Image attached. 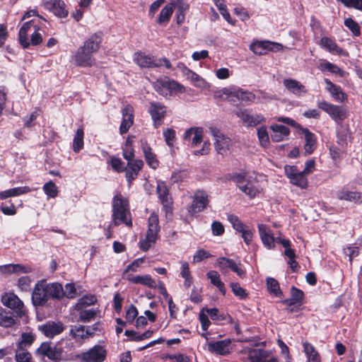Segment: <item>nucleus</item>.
<instances>
[{"mask_svg":"<svg viewBox=\"0 0 362 362\" xmlns=\"http://www.w3.org/2000/svg\"><path fill=\"white\" fill-rule=\"evenodd\" d=\"M74 59L75 64L81 67L92 66L95 62L93 54L83 48L82 46L77 49L74 56Z\"/></svg>","mask_w":362,"mask_h":362,"instance_id":"16","label":"nucleus"},{"mask_svg":"<svg viewBox=\"0 0 362 362\" xmlns=\"http://www.w3.org/2000/svg\"><path fill=\"white\" fill-rule=\"evenodd\" d=\"M267 286L269 292L274 296L281 297L282 296L279 284L274 278L269 277L267 279Z\"/></svg>","mask_w":362,"mask_h":362,"instance_id":"52","label":"nucleus"},{"mask_svg":"<svg viewBox=\"0 0 362 362\" xmlns=\"http://www.w3.org/2000/svg\"><path fill=\"white\" fill-rule=\"evenodd\" d=\"M84 132L82 128H78L73 139V151L78 153L83 148Z\"/></svg>","mask_w":362,"mask_h":362,"instance_id":"51","label":"nucleus"},{"mask_svg":"<svg viewBox=\"0 0 362 362\" xmlns=\"http://www.w3.org/2000/svg\"><path fill=\"white\" fill-rule=\"evenodd\" d=\"M107 163L110 164L112 168L117 173L124 172L126 169L124 163L122 160V159L115 156L110 157L109 160H107Z\"/></svg>","mask_w":362,"mask_h":362,"instance_id":"56","label":"nucleus"},{"mask_svg":"<svg viewBox=\"0 0 362 362\" xmlns=\"http://www.w3.org/2000/svg\"><path fill=\"white\" fill-rule=\"evenodd\" d=\"M233 98L235 99V103H233L234 105L240 103L250 104L255 100V96L251 92L245 91L239 88L234 87Z\"/></svg>","mask_w":362,"mask_h":362,"instance_id":"29","label":"nucleus"},{"mask_svg":"<svg viewBox=\"0 0 362 362\" xmlns=\"http://www.w3.org/2000/svg\"><path fill=\"white\" fill-rule=\"evenodd\" d=\"M303 292L296 288L295 286H292L291 288V298L286 299L284 303L289 306L291 305H302L303 303Z\"/></svg>","mask_w":362,"mask_h":362,"instance_id":"36","label":"nucleus"},{"mask_svg":"<svg viewBox=\"0 0 362 362\" xmlns=\"http://www.w3.org/2000/svg\"><path fill=\"white\" fill-rule=\"evenodd\" d=\"M177 68L182 71L184 76L189 79L196 86H200L203 82L202 78L196 73L188 69L183 63L179 62Z\"/></svg>","mask_w":362,"mask_h":362,"instance_id":"41","label":"nucleus"},{"mask_svg":"<svg viewBox=\"0 0 362 362\" xmlns=\"http://www.w3.org/2000/svg\"><path fill=\"white\" fill-rule=\"evenodd\" d=\"M42 6L55 16L61 18L67 17L69 11L63 0H47L42 1Z\"/></svg>","mask_w":362,"mask_h":362,"instance_id":"12","label":"nucleus"},{"mask_svg":"<svg viewBox=\"0 0 362 362\" xmlns=\"http://www.w3.org/2000/svg\"><path fill=\"white\" fill-rule=\"evenodd\" d=\"M153 88L156 92L165 98L184 91V87L182 85L168 77L157 79L153 83Z\"/></svg>","mask_w":362,"mask_h":362,"instance_id":"6","label":"nucleus"},{"mask_svg":"<svg viewBox=\"0 0 362 362\" xmlns=\"http://www.w3.org/2000/svg\"><path fill=\"white\" fill-rule=\"evenodd\" d=\"M45 286L49 298L60 299L64 296V288L62 284L59 283L47 284L45 280Z\"/></svg>","mask_w":362,"mask_h":362,"instance_id":"31","label":"nucleus"},{"mask_svg":"<svg viewBox=\"0 0 362 362\" xmlns=\"http://www.w3.org/2000/svg\"><path fill=\"white\" fill-rule=\"evenodd\" d=\"M258 231L259 238L263 245L268 250H272L275 247L276 239L271 228L265 224L258 225Z\"/></svg>","mask_w":362,"mask_h":362,"instance_id":"21","label":"nucleus"},{"mask_svg":"<svg viewBox=\"0 0 362 362\" xmlns=\"http://www.w3.org/2000/svg\"><path fill=\"white\" fill-rule=\"evenodd\" d=\"M122 120L119 126V133L126 134L134 123V109L130 105H127L122 109Z\"/></svg>","mask_w":362,"mask_h":362,"instance_id":"24","label":"nucleus"},{"mask_svg":"<svg viewBox=\"0 0 362 362\" xmlns=\"http://www.w3.org/2000/svg\"><path fill=\"white\" fill-rule=\"evenodd\" d=\"M230 287L232 291L237 297L240 298V299H244L247 297V294L245 290L242 288L238 283H231Z\"/></svg>","mask_w":362,"mask_h":362,"instance_id":"64","label":"nucleus"},{"mask_svg":"<svg viewBox=\"0 0 362 362\" xmlns=\"http://www.w3.org/2000/svg\"><path fill=\"white\" fill-rule=\"evenodd\" d=\"M79 311L78 318L81 322H89L95 320L96 316V310L94 309H81Z\"/></svg>","mask_w":362,"mask_h":362,"instance_id":"54","label":"nucleus"},{"mask_svg":"<svg viewBox=\"0 0 362 362\" xmlns=\"http://www.w3.org/2000/svg\"><path fill=\"white\" fill-rule=\"evenodd\" d=\"M285 88L296 96H300L307 92L305 86L299 81L293 78H286L283 81Z\"/></svg>","mask_w":362,"mask_h":362,"instance_id":"28","label":"nucleus"},{"mask_svg":"<svg viewBox=\"0 0 362 362\" xmlns=\"http://www.w3.org/2000/svg\"><path fill=\"white\" fill-rule=\"evenodd\" d=\"M303 351L307 357V362H321L320 356L315 348L309 342L303 343Z\"/></svg>","mask_w":362,"mask_h":362,"instance_id":"42","label":"nucleus"},{"mask_svg":"<svg viewBox=\"0 0 362 362\" xmlns=\"http://www.w3.org/2000/svg\"><path fill=\"white\" fill-rule=\"evenodd\" d=\"M257 134L260 145L263 147H267L269 144V136L267 127L265 126L259 127L257 129Z\"/></svg>","mask_w":362,"mask_h":362,"instance_id":"57","label":"nucleus"},{"mask_svg":"<svg viewBox=\"0 0 362 362\" xmlns=\"http://www.w3.org/2000/svg\"><path fill=\"white\" fill-rule=\"evenodd\" d=\"M237 187L250 199L259 197L264 194V187L254 174L235 173L231 176Z\"/></svg>","mask_w":362,"mask_h":362,"instance_id":"1","label":"nucleus"},{"mask_svg":"<svg viewBox=\"0 0 362 362\" xmlns=\"http://www.w3.org/2000/svg\"><path fill=\"white\" fill-rule=\"evenodd\" d=\"M317 105L327 113L335 122L339 123L347 117V110L343 106L336 105L325 100H318Z\"/></svg>","mask_w":362,"mask_h":362,"instance_id":"9","label":"nucleus"},{"mask_svg":"<svg viewBox=\"0 0 362 362\" xmlns=\"http://www.w3.org/2000/svg\"><path fill=\"white\" fill-rule=\"evenodd\" d=\"M34 339L35 337L32 333H23L17 343L18 350L16 351H26V349L33 344Z\"/></svg>","mask_w":362,"mask_h":362,"instance_id":"47","label":"nucleus"},{"mask_svg":"<svg viewBox=\"0 0 362 362\" xmlns=\"http://www.w3.org/2000/svg\"><path fill=\"white\" fill-rule=\"evenodd\" d=\"M180 264V276L185 279L184 286L189 288L192 284V277L189 270V264L187 262L181 261Z\"/></svg>","mask_w":362,"mask_h":362,"instance_id":"50","label":"nucleus"},{"mask_svg":"<svg viewBox=\"0 0 362 362\" xmlns=\"http://www.w3.org/2000/svg\"><path fill=\"white\" fill-rule=\"evenodd\" d=\"M270 45V41H256L253 42L250 46V50L255 54L262 55L265 54L269 52V46Z\"/></svg>","mask_w":362,"mask_h":362,"instance_id":"45","label":"nucleus"},{"mask_svg":"<svg viewBox=\"0 0 362 362\" xmlns=\"http://www.w3.org/2000/svg\"><path fill=\"white\" fill-rule=\"evenodd\" d=\"M324 81L326 84L327 90L336 101L343 102L346 98V95L344 93L340 86L334 84L328 78H325Z\"/></svg>","mask_w":362,"mask_h":362,"instance_id":"27","label":"nucleus"},{"mask_svg":"<svg viewBox=\"0 0 362 362\" xmlns=\"http://www.w3.org/2000/svg\"><path fill=\"white\" fill-rule=\"evenodd\" d=\"M241 353L247 356L249 362H278L276 357L263 349L245 347Z\"/></svg>","mask_w":362,"mask_h":362,"instance_id":"8","label":"nucleus"},{"mask_svg":"<svg viewBox=\"0 0 362 362\" xmlns=\"http://www.w3.org/2000/svg\"><path fill=\"white\" fill-rule=\"evenodd\" d=\"M228 221L232 225L233 229L239 233L242 232L243 230H245L247 227V226L244 224L240 220V218L234 214L228 215Z\"/></svg>","mask_w":362,"mask_h":362,"instance_id":"58","label":"nucleus"},{"mask_svg":"<svg viewBox=\"0 0 362 362\" xmlns=\"http://www.w3.org/2000/svg\"><path fill=\"white\" fill-rule=\"evenodd\" d=\"M96 301V298L94 296H84L80 299H78V302L75 305L76 310H81L84 309L87 306H90L93 305Z\"/></svg>","mask_w":362,"mask_h":362,"instance_id":"55","label":"nucleus"},{"mask_svg":"<svg viewBox=\"0 0 362 362\" xmlns=\"http://www.w3.org/2000/svg\"><path fill=\"white\" fill-rule=\"evenodd\" d=\"M320 46L331 53L342 54L343 50L338 47L336 42L329 37H322L320 41Z\"/></svg>","mask_w":362,"mask_h":362,"instance_id":"44","label":"nucleus"},{"mask_svg":"<svg viewBox=\"0 0 362 362\" xmlns=\"http://www.w3.org/2000/svg\"><path fill=\"white\" fill-rule=\"evenodd\" d=\"M155 128H158L163 122L166 115V107L159 102H151L148 110Z\"/></svg>","mask_w":362,"mask_h":362,"instance_id":"14","label":"nucleus"},{"mask_svg":"<svg viewBox=\"0 0 362 362\" xmlns=\"http://www.w3.org/2000/svg\"><path fill=\"white\" fill-rule=\"evenodd\" d=\"M216 6H217L218 9L219 10L221 14L223 17V18L230 24L235 25V21H233L230 13H228L226 6L224 4V0H212Z\"/></svg>","mask_w":362,"mask_h":362,"instance_id":"53","label":"nucleus"},{"mask_svg":"<svg viewBox=\"0 0 362 362\" xmlns=\"http://www.w3.org/2000/svg\"><path fill=\"white\" fill-rule=\"evenodd\" d=\"M103 42V34L101 32H97L90 35L81 45L83 48L89 51L93 55L100 49Z\"/></svg>","mask_w":362,"mask_h":362,"instance_id":"23","label":"nucleus"},{"mask_svg":"<svg viewBox=\"0 0 362 362\" xmlns=\"http://www.w3.org/2000/svg\"><path fill=\"white\" fill-rule=\"evenodd\" d=\"M202 209H204V195L201 194L194 197L188 211L191 215H194Z\"/></svg>","mask_w":362,"mask_h":362,"instance_id":"49","label":"nucleus"},{"mask_svg":"<svg viewBox=\"0 0 362 362\" xmlns=\"http://www.w3.org/2000/svg\"><path fill=\"white\" fill-rule=\"evenodd\" d=\"M2 303L6 307L10 308L12 310L16 309L18 311H21L22 308L23 307V302L13 293H8L4 296L2 297Z\"/></svg>","mask_w":362,"mask_h":362,"instance_id":"35","label":"nucleus"},{"mask_svg":"<svg viewBox=\"0 0 362 362\" xmlns=\"http://www.w3.org/2000/svg\"><path fill=\"white\" fill-rule=\"evenodd\" d=\"M112 220L115 226L122 223L127 226L132 225L130 211L129 209V201L120 193H117L112 199Z\"/></svg>","mask_w":362,"mask_h":362,"instance_id":"3","label":"nucleus"},{"mask_svg":"<svg viewBox=\"0 0 362 362\" xmlns=\"http://www.w3.org/2000/svg\"><path fill=\"white\" fill-rule=\"evenodd\" d=\"M90 330L83 325H75L71 327L70 333L76 339H83L90 337Z\"/></svg>","mask_w":362,"mask_h":362,"instance_id":"46","label":"nucleus"},{"mask_svg":"<svg viewBox=\"0 0 362 362\" xmlns=\"http://www.w3.org/2000/svg\"><path fill=\"white\" fill-rule=\"evenodd\" d=\"M207 345L210 352L218 355H226L232 351L231 341L230 339L209 341Z\"/></svg>","mask_w":362,"mask_h":362,"instance_id":"22","label":"nucleus"},{"mask_svg":"<svg viewBox=\"0 0 362 362\" xmlns=\"http://www.w3.org/2000/svg\"><path fill=\"white\" fill-rule=\"evenodd\" d=\"M40 30V28L35 24V20L24 23L18 32L21 45L25 49L28 48L30 45H39L42 42Z\"/></svg>","mask_w":362,"mask_h":362,"instance_id":"2","label":"nucleus"},{"mask_svg":"<svg viewBox=\"0 0 362 362\" xmlns=\"http://www.w3.org/2000/svg\"><path fill=\"white\" fill-rule=\"evenodd\" d=\"M39 329L47 337L53 338L64 331V326L60 322H47L46 324L39 326Z\"/></svg>","mask_w":362,"mask_h":362,"instance_id":"26","label":"nucleus"},{"mask_svg":"<svg viewBox=\"0 0 362 362\" xmlns=\"http://www.w3.org/2000/svg\"><path fill=\"white\" fill-rule=\"evenodd\" d=\"M270 129L272 131L271 138L274 142L283 141L290 133L289 129L284 125L272 124Z\"/></svg>","mask_w":362,"mask_h":362,"instance_id":"30","label":"nucleus"},{"mask_svg":"<svg viewBox=\"0 0 362 362\" xmlns=\"http://www.w3.org/2000/svg\"><path fill=\"white\" fill-rule=\"evenodd\" d=\"M336 196L340 200L357 203L361 199V194L357 192L349 191L346 188H342L337 192Z\"/></svg>","mask_w":362,"mask_h":362,"instance_id":"39","label":"nucleus"},{"mask_svg":"<svg viewBox=\"0 0 362 362\" xmlns=\"http://www.w3.org/2000/svg\"><path fill=\"white\" fill-rule=\"evenodd\" d=\"M173 9L172 5H165L160 11L156 20L157 23L160 25H166L173 14Z\"/></svg>","mask_w":362,"mask_h":362,"instance_id":"48","label":"nucleus"},{"mask_svg":"<svg viewBox=\"0 0 362 362\" xmlns=\"http://www.w3.org/2000/svg\"><path fill=\"white\" fill-rule=\"evenodd\" d=\"M134 61L141 68H159L165 66L171 68V63L167 58H157L144 52H136L134 54Z\"/></svg>","mask_w":362,"mask_h":362,"instance_id":"5","label":"nucleus"},{"mask_svg":"<svg viewBox=\"0 0 362 362\" xmlns=\"http://www.w3.org/2000/svg\"><path fill=\"white\" fill-rule=\"evenodd\" d=\"M63 352L62 348L43 342L36 350L35 354L43 359L47 358L51 362H60L64 360Z\"/></svg>","mask_w":362,"mask_h":362,"instance_id":"7","label":"nucleus"},{"mask_svg":"<svg viewBox=\"0 0 362 362\" xmlns=\"http://www.w3.org/2000/svg\"><path fill=\"white\" fill-rule=\"evenodd\" d=\"M217 264L223 272L230 269L240 278H244L246 275L245 271L243 269L240 262H236L231 259L221 257L218 259Z\"/></svg>","mask_w":362,"mask_h":362,"instance_id":"15","label":"nucleus"},{"mask_svg":"<svg viewBox=\"0 0 362 362\" xmlns=\"http://www.w3.org/2000/svg\"><path fill=\"white\" fill-rule=\"evenodd\" d=\"M302 134L305 140L304 149L306 154H311L316 148V137L313 133L307 128L302 129Z\"/></svg>","mask_w":362,"mask_h":362,"instance_id":"33","label":"nucleus"},{"mask_svg":"<svg viewBox=\"0 0 362 362\" xmlns=\"http://www.w3.org/2000/svg\"><path fill=\"white\" fill-rule=\"evenodd\" d=\"M204 130L202 127H191L187 129L183 136V139L187 145L195 147L202 142Z\"/></svg>","mask_w":362,"mask_h":362,"instance_id":"20","label":"nucleus"},{"mask_svg":"<svg viewBox=\"0 0 362 362\" xmlns=\"http://www.w3.org/2000/svg\"><path fill=\"white\" fill-rule=\"evenodd\" d=\"M142 150L147 164L151 168L156 169L159 163L156 155L152 152L151 148L147 144H143Z\"/></svg>","mask_w":362,"mask_h":362,"instance_id":"43","label":"nucleus"},{"mask_svg":"<svg viewBox=\"0 0 362 362\" xmlns=\"http://www.w3.org/2000/svg\"><path fill=\"white\" fill-rule=\"evenodd\" d=\"M317 69L322 72L327 71L340 76H344L345 74L338 66L325 59H320L319 61Z\"/></svg>","mask_w":362,"mask_h":362,"instance_id":"34","label":"nucleus"},{"mask_svg":"<svg viewBox=\"0 0 362 362\" xmlns=\"http://www.w3.org/2000/svg\"><path fill=\"white\" fill-rule=\"evenodd\" d=\"M159 230L158 216L157 214L153 213L148 217V230L146 237L144 239H141L139 241L140 249L143 251H147L158 240Z\"/></svg>","mask_w":362,"mask_h":362,"instance_id":"4","label":"nucleus"},{"mask_svg":"<svg viewBox=\"0 0 362 362\" xmlns=\"http://www.w3.org/2000/svg\"><path fill=\"white\" fill-rule=\"evenodd\" d=\"M31 279L28 276H21L18 280V287L22 291H29L30 290Z\"/></svg>","mask_w":362,"mask_h":362,"instance_id":"62","label":"nucleus"},{"mask_svg":"<svg viewBox=\"0 0 362 362\" xmlns=\"http://www.w3.org/2000/svg\"><path fill=\"white\" fill-rule=\"evenodd\" d=\"M177 68L182 71L184 76L189 79L196 86H200L203 82L202 78L196 73L188 69L183 63L179 62Z\"/></svg>","mask_w":362,"mask_h":362,"instance_id":"40","label":"nucleus"},{"mask_svg":"<svg viewBox=\"0 0 362 362\" xmlns=\"http://www.w3.org/2000/svg\"><path fill=\"white\" fill-rule=\"evenodd\" d=\"M143 165L144 162L140 159L134 160L132 162H127L124 171L126 173V180L129 185H131L132 182L136 178Z\"/></svg>","mask_w":362,"mask_h":362,"instance_id":"25","label":"nucleus"},{"mask_svg":"<svg viewBox=\"0 0 362 362\" xmlns=\"http://www.w3.org/2000/svg\"><path fill=\"white\" fill-rule=\"evenodd\" d=\"M156 191L166 215L172 214V200L169 196V190L165 182L160 180L158 181Z\"/></svg>","mask_w":362,"mask_h":362,"instance_id":"17","label":"nucleus"},{"mask_svg":"<svg viewBox=\"0 0 362 362\" xmlns=\"http://www.w3.org/2000/svg\"><path fill=\"white\" fill-rule=\"evenodd\" d=\"M153 334V331L147 330L141 334H137L134 330H126L125 335L129 337H132L133 340L136 341H139L144 340L145 339L150 338Z\"/></svg>","mask_w":362,"mask_h":362,"instance_id":"59","label":"nucleus"},{"mask_svg":"<svg viewBox=\"0 0 362 362\" xmlns=\"http://www.w3.org/2000/svg\"><path fill=\"white\" fill-rule=\"evenodd\" d=\"M235 115L246 127H256L265 121V117L262 114H251L246 109H240Z\"/></svg>","mask_w":362,"mask_h":362,"instance_id":"13","label":"nucleus"},{"mask_svg":"<svg viewBox=\"0 0 362 362\" xmlns=\"http://www.w3.org/2000/svg\"><path fill=\"white\" fill-rule=\"evenodd\" d=\"M205 312L207 313L208 315L212 320L221 321L225 319L223 314L221 313L220 311L216 308H205Z\"/></svg>","mask_w":362,"mask_h":362,"instance_id":"63","label":"nucleus"},{"mask_svg":"<svg viewBox=\"0 0 362 362\" xmlns=\"http://www.w3.org/2000/svg\"><path fill=\"white\" fill-rule=\"evenodd\" d=\"M15 359L16 362H35L31 354L27 351H16Z\"/></svg>","mask_w":362,"mask_h":362,"instance_id":"61","label":"nucleus"},{"mask_svg":"<svg viewBox=\"0 0 362 362\" xmlns=\"http://www.w3.org/2000/svg\"><path fill=\"white\" fill-rule=\"evenodd\" d=\"M106 357V349L103 346L95 345L82 354L85 362H103Z\"/></svg>","mask_w":362,"mask_h":362,"instance_id":"19","label":"nucleus"},{"mask_svg":"<svg viewBox=\"0 0 362 362\" xmlns=\"http://www.w3.org/2000/svg\"><path fill=\"white\" fill-rule=\"evenodd\" d=\"M209 132L214 137L215 147L217 152L222 155L226 153L229 150L230 146H231L230 139L226 136L216 127H210Z\"/></svg>","mask_w":362,"mask_h":362,"instance_id":"11","label":"nucleus"},{"mask_svg":"<svg viewBox=\"0 0 362 362\" xmlns=\"http://www.w3.org/2000/svg\"><path fill=\"white\" fill-rule=\"evenodd\" d=\"M206 276L208 279L210 281V283L215 286L219 292L225 295L226 294V287L224 283L221 279V276L218 272L214 270H211L206 274Z\"/></svg>","mask_w":362,"mask_h":362,"instance_id":"38","label":"nucleus"},{"mask_svg":"<svg viewBox=\"0 0 362 362\" xmlns=\"http://www.w3.org/2000/svg\"><path fill=\"white\" fill-rule=\"evenodd\" d=\"M43 191L49 198H54L58 194V189L56 185L52 181L46 182L43 186Z\"/></svg>","mask_w":362,"mask_h":362,"instance_id":"60","label":"nucleus"},{"mask_svg":"<svg viewBox=\"0 0 362 362\" xmlns=\"http://www.w3.org/2000/svg\"><path fill=\"white\" fill-rule=\"evenodd\" d=\"M16 315L13 310L0 309V326L4 327H12L16 323Z\"/></svg>","mask_w":362,"mask_h":362,"instance_id":"32","label":"nucleus"},{"mask_svg":"<svg viewBox=\"0 0 362 362\" xmlns=\"http://www.w3.org/2000/svg\"><path fill=\"white\" fill-rule=\"evenodd\" d=\"M45 280H40L35 284L32 292V301L35 306L45 305L49 299L45 291Z\"/></svg>","mask_w":362,"mask_h":362,"instance_id":"18","label":"nucleus"},{"mask_svg":"<svg viewBox=\"0 0 362 362\" xmlns=\"http://www.w3.org/2000/svg\"><path fill=\"white\" fill-rule=\"evenodd\" d=\"M234 86L225 87L217 89L214 92V97L220 100H228L230 103H235L233 98Z\"/></svg>","mask_w":362,"mask_h":362,"instance_id":"37","label":"nucleus"},{"mask_svg":"<svg viewBox=\"0 0 362 362\" xmlns=\"http://www.w3.org/2000/svg\"><path fill=\"white\" fill-rule=\"evenodd\" d=\"M284 172L292 185L300 189H305L308 187V182L306 175L302 171H299L296 166L285 165Z\"/></svg>","mask_w":362,"mask_h":362,"instance_id":"10","label":"nucleus"}]
</instances>
